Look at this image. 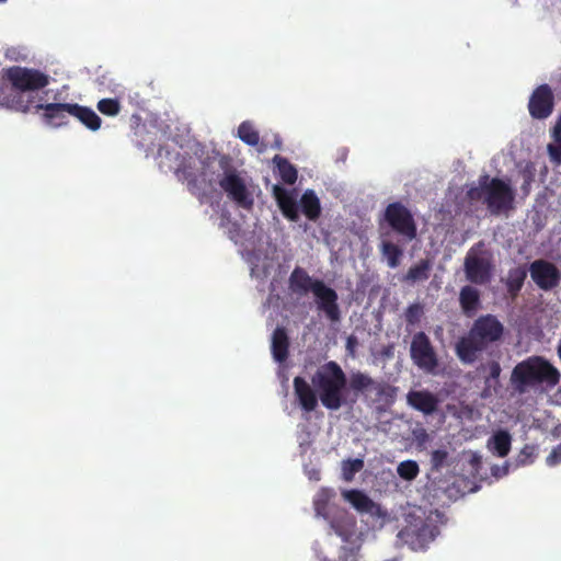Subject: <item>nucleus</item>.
<instances>
[{
	"label": "nucleus",
	"mask_w": 561,
	"mask_h": 561,
	"mask_svg": "<svg viewBox=\"0 0 561 561\" xmlns=\"http://www.w3.org/2000/svg\"><path fill=\"white\" fill-rule=\"evenodd\" d=\"M503 335L504 325L494 314L480 316L473 321L468 333L457 341L455 353L462 364L471 365L482 353L489 356L497 353V345Z\"/></svg>",
	"instance_id": "nucleus-1"
},
{
	"label": "nucleus",
	"mask_w": 561,
	"mask_h": 561,
	"mask_svg": "<svg viewBox=\"0 0 561 561\" xmlns=\"http://www.w3.org/2000/svg\"><path fill=\"white\" fill-rule=\"evenodd\" d=\"M7 78L14 89L11 107L23 113H38L43 106L38 90L48 84V76L37 69L13 66L7 70Z\"/></svg>",
	"instance_id": "nucleus-2"
},
{
	"label": "nucleus",
	"mask_w": 561,
	"mask_h": 561,
	"mask_svg": "<svg viewBox=\"0 0 561 561\" xmlns=\"http://www.w3.org/2000/svg\"><path fill=\"white\" fill-rule=\"evenodd\" d=\"M515 190L510 180L481 174L477 185H471L466 196L470 203H482L491 215L507 214L514 209Z\"/></svg>",
	"instance_id": "nucleus-3"
},
{
	"label": "nucleus",
	"mask_w": 561,
	"mask_h": 561,
	"mask_svg": "<svg viewBox=\"0 0 561 561\" xmlns=\"http://www.w3.org/2000/svg\"><path fill=\"white\" fill-rule=\"evenodd\" d=\"M560 378V371L548 359L542 356H530L513 368L511 385L517 393L523 394L542 386L552 389L559 383Z\"/></svg>",
	"instance_id": "nucleus-4"
},
{
	"label": "nucleus",
	"mask_w": 561,
	"mask_h": 561,
	"mask_svg": "<svg viewBox=\"0 0 561 561\" xmlns=\"http://www.w3.org/2000/svg\"><path fill=\"white\" fill-rule=\"evenodd\" d=\"M311 383L325 409L336 411L345 403L347 377L336 362L320 366L312 375Z\"/></svg>",
	"instance_id": "nucleus-5"
},
{
	"label": "nucleus",
	"mask_w": 561,
	"mask_h": 561,
	"mask_svg": "<svg viewBox=\"0 0 561 561\" xmlns=\"http://www.w3.org/2000/svg\"><path fill=\"white\" fill-rule=\"evenodd\" d=\"M273 196L277 202V205L284 215L290 221H298L299 219V206L302 214L311 221L319 219L321 215L320 199L312 190H307L300 197L299 205L296 202L295 196L291 192L287 191L283 186L275 184L272 190Z\"/></svg>",
	"instance_id": "nucleus-6"
},
{
	"label": "nucleus",
	"mask_w": 561,
	"mask_h": 561,
	"mask_svg": "<svg viewBox=\"0 0 561 561\" xmlns=\"http://www.w3.org/2000/svg\"><path fill=\"white\" fill-rule=\"evenodd\" d=\"M218 167L222 171L221 178L218 180L219 186L227 195L240 207L250 209L253 206V198L249 193L243 179L238 174L229 154L215 152Z\"/></svg>",
	"instance_id": "nucleus-7"
},
{
	"label": "nucleus",
	"mask_w": 561,
	"mask_h": 561,
	"mask_svg": "<svg viewBox=\"0 0 561 561\" xmlns=\"http://www.w3.org/2000/svg\"><path fill=\"white\" fill-rule=\"evenodd\" d=\"M387 226L404 242H411L417 236V226L411 210L401 202L390 203L383 213Z\"/></svg>",
	"instance_id": "nucleus-8"
},
{
	"label": "nucleus",
	"mask_w": 561,
	"mask_h": 561,
	"mask_svg": "<svg viewBox=\"0 0 561 561\" xmlns=\"http://www.w3.org/2000/svg\"><path fill=\"white\" fill-rule=\"evenodd\" d=\"M437 526L425 519L416 518L403 527L398 538L413 551H423L438 535Z\"/></svg>",
	"instance_id": "nucleus-9"
},
{
	"label": "nucleus",
	"mask_w": 561,
	"mask_h": 561,
	"mask_svg": "<svg viewBox=\"0 0 561 561\" xmlns=\"http://www.w3.org/2000/svg\"><path fill=\"white\" fill-rule=\"evenodd\" d=\"M410 356L413 364L426 373H434L438 366L435 348L430 337L422 331L412 336Z\"/></svg>",
	"instance_id": "nucleus-10"
},
{
	"label": "nucleus",
	"mask_w": 561,
	"mask_h": 561,
	"mask_svg": "<svg viewBox=\"0 0 561 561\" xmlns=\"http://www.w3.org/2000/svg\"><path fill=\"white\" fill-rule=\"evenodd\" d=\"M528 271L533 282L543 291H550L561 283V272L550 261L543 259L535 260L529 264Z\"/></svg>",
	"instance_id": "nucleus-11"
},
{
	"label": "nucleus",
	"mask_w": 561,
	"mask_h": 561,
	"mask_svg": "<svg viewBox=\"0 0 561 561\" xmlns=\"http://www.w3.org/2000/svg\"><path fill=\"white\" fill-rule=\"evenodd\" d=\"M554 108V95L549 84L538 85L531 93L528 101L529 115L534 119L548 118Z\"/></svg>",
	"instance_id": "nucleus-12"
},
{
	"label": "nucleus",
	"mask_w": 561,
	"mask_h": 561,
	"mask_svg": "<svg viewBox=\"0 0 561 561\" xmlns=\"http://www.w3.org/2000/svg\"><path fill=\"white\" fill-rule=\"evenodd\" d=\"M312 294L316 297L318 310L322 311L331 322H340L341 310L337 302V293L333 288L327 286L323 282H317Z\"/></svg>",
	"instance_id": "nucleus-13"
},
{
	"label": "nucleus",
	"mask_w": 561,
	"mask_h": 561,
	"mask_svg": "<svg viewBox=\"0 0 561 561\" xmlns=\"http://www.w3.org/2000/svg\"><path fill=\"white\" fill-rule=\"evenodd\" d=\"M492 264L489 260L478 255L467 254L465 259V273L467 279L476 285H484L490 282Z\"/></svg>",
	"instance_id": "nucleus-14"
},
{
	"label": "nucleus",
	"mask_w": 561,
	"mask_h": 561,
	"mask_svg": "<svg viewBox=\"0 0 561 561\" xmlns=\"http://www.w3.org/2000/svg\"><path fill=\"white\" fill-rule=\"evenodd\" d=\"M294 392L302 411L310 413L318 407L319 396L314 387L309 385L305 378H294Z\"/></svg>",
	"instance_id": "nucleus-15"
},
{
	"label": "nucleus",
	"mask_w": 561,
	"mask_h": 561,
	"mask_svg": "<svg viewBox=\"0 0 561 561\" xmlns=\"http://www.w3.org/2000/svg\"><path fill=\"white\" fill-rule=\"evenodd\" d=\"M407 401L410 407L426 415L433 414L439 402L435 394L426 390H411L407 396Z\"/></svg>",
	"instance_id": "nucleus-16"
},
{
	"label": "nucleus",
	"mask_w": 561,
	"mask_h": 561,
	"mask_svg": "<svg viewBox=\"0 0 561 561\" xmlns=\"http://www.w3.org/2000/svg\"><path fill=\"white\" fill-rule=\"evenodd\" d=\"M317 282L320 279H313L306 270L300 266H296L288 279L289 289L299 296H305L309 291L313 293Z\"/></svg>",
	"instance_id": "nucleus-17"
},
{
	"label": "nucleus",
	"mask_w": 561,
	"mask_h": 561,
	"mask_svg": "<svg viewBox=\"0 0 561 561\" xmlns=\"http://www.w3.org/2000/svg\"><path fill=\"white\" fill-rule=\"evenodd\" d=\"M43 111L45 124L51 127H59L66 124L67 114H70V103H44L39 108Z\"/></svg>",
	"instance_id": "nucleus-18"
},
{
	"label": "nucleus",
	"mask_w": 561,
	"mask_h": 561,
	"mask_svg": "<svg viewBox=\"0 0 561 561\" xmlns=\"http://www.w3.org/2000/svg\"><path fill=\"white\" fill-rule=\"evenodd\" d=\"M330 526L343 541L348 542L355 535L356 520L347 512L343 511L330 519Z\"/></svg>",
	"instance_id": "nucleus-19"
},
{
	"label": "nucleus",
	"mask_w": 561,
	"mask_h": 561,
	"mask_svg": "<svg viewBox=\"0 0 561 561\" xmlns=\"http://www.w3.org/2000/svg\"><path fill=\"white\" fill-rule=\"evenodd\" d=\"M528 272L526 265H518L508 270L504 283L511 298L515 299L519 295Z\"/></svg>",
	"instance_id": "nucleus-20"
},
{
	"label": "nucleus",
	"mask_w": 561,
	"mask_h": 561,
	"mask_svg": "<svg viewBox=\"0 0 561 561\" xmlns=\"http://www.w3.org/2000/svg\"><path fill=\"white\" fill-rule=\"evenodd\" d=\"M433 264L430 259H422L410 266L402 280L409 285L425 282L430 278Z\"/></svg>",
	"instance_id": "nucleus-21"
},
{
	"label": "nucleus",
	"mask_w": 561,
	"mask_h": 561,
	"mask_svg": "<svg viewBox=\"0 0 561 561\" xmlns=\"http://www.w3.org/2000/svg\"><path fill=\"white\" fill-rule=\"evenodd\" d=\"M272 354L276 362L283 363L288 357L289 339L284 328H276L272 335Z\"/></svg>",
	"instance_id": "nucleus-22"
},
{
	"label": "nucleus",
	"mask_w": 561,
	"mask_h": 561,
	"mask_svg": "<svg viewBox=\"0 0 561 561\" xmlns=\"http://www.w3.org/2000/svg\"><path fill=\"white\" fill-rule=\"evenodd\" d=\"M459 304L467 317H472L480 306V293L472 286H463L459 293Z\"/></svg>",
	"instance_id": "nucleus-23"
},
{
	"label": "nucleus",
	"mask_w": 561,
	"mask_h": 561,
	"mask_svg": "<svg viewBox=\"0 0 561 561\" xmlns=\"http://www.w3.org/2000/svg\"><path fill=\"white\" fill-rule=\"evenodd\" d=\"M72 116L90 130H98L101 127L102 119L90 107L72 103Z\"/></svg>",
	"instance_id": "nucleus-24"
},
{
	"label": "nucleus",
	"mask_w": 561,
	"mask_h": 561,
	"mask_svg": "<svg viewBox=\"0 0 561 561\" xmlns=\"http://www.w3.org/2000/svg\"><path fill=\"white\" fill-rule=\"evenodd\" d=\"M343 497L360 513H370L374 508L373 500L360 490H346L343 492Z\"/></svg>",
	"instance_id": "nucleus-25"
},
{
	"label": "nucleus",
	"mask_w": 561,
	"mask_h": 561,
	"mask_svg": "<svg viewBox=\"0 0 561 561\" xmlns=\"http://www.w3.org/2000/svg\"><path fill=\"white\" fill-rule=\"evenodd\" d=\"M278 175L285 184L293 185L297 181L298 172L294 164L287 158L276 154L273 158Z\"/></svg>",
	"instance_id": "nucleus-26"
},
{
	"label": "nucleus",
	"mask_w": 561,
	"mask_h": 561,
	"mask_svg": "<svg viewBox=\"0 0 561 561\" xmlns=\"http://www.w3.org/2000/svg\"><path fill=\"white\" fill-rule=\"evenodd\" d=\"M371 392H374L375 394V402L392 404L397 398L398 388L385 381L375 380V385L373 386Z\"/></svg>",
	"instance_id": "nucleus-27"
},
{
	"label": "nucleus",
	"mask_w": 561,
	"mask_h": 561,
	"mask_svg": "<svg viewBox=\"0 0 561 561\" xmlns=\"http://www.w3.org/2000/svg\"><path fill=\"white\" fill-rule=\"evenodd\" d=\"M478 371L483 375L485 385L488 387H496L499 385L500 375L502 371L499 360L491 359L481 364Z\"/></svg>",
	"instance_id": "nucleus-28"
},
{
	"label": "nucleus",
	"mask_w": 561,
	"mask_h": 561,
	"mask_svg": "<svg viewBox=\"0 0 561 561\" xmlns=\"http://www.w3.org/2000/svg\"><path fill=\"white\" fill-rule=\"evenodd\" d=\"M175 174L180 181H186L187 190L191 194L202 197L204 193L201 192L198 186L197 175L193 172V170L187 165H182L176 169Z\"/></svg>",
	"instance_id": "nucleus-29"
},
{
	"label": "nucleus",
	"mask_w": 561,
	"mask_h": 561,
	"mask_svg": "<svg viewBox=\"0 0 561 561\" xmlns=\"http://www.w3.org/2000/svg\"><path fill=\"white\" fill-rule=\"evenodd\" d=\"M380 250L382 256L386 257L389 267L396 268L400 265L403 250L398 244L391 241H382Z\"/></svg>",
	"instance_id": "nucleus-30"
},
{
	"label": "nucleus",
	"mask_w": 561,
	"mask_h": 561,
	"mask_svg": "<svg viewBox=\"0 0 561 561\" xmlns=\"http://www.w3.org/2000/svg\"><path fill=\"white\" fill-rule=\"evenodd\" d=\"M374 385L375 380L367 374L357 371L351 376L350 386L351 389L355 392L368 394L371 392Z\"/></svg>",
	"instance_id": "nucleus-31"
},
{
	"label": "nucleus",
	"mask_w": 561,
	"mask_h": 561,
	"mask_svg": "<svg viewBox=\"0 0 561 561\" xmlns=\"http://www.w3.org/2000/svg\"><path fill=\"white\" fill-rule=\"evenodd\" d=\"M512 438L506 431H500L492 437V450L501 458L506 457L511 450Z\"/></svg>",
	"instance_id": "nucleus-32"
},
{
	"label": "nucleus",
	"mask_w": 561,
	"mask_h": 561,
	"mask_svg": "<svg viewBox=\"0 0 561 561\" xmlns=\"http://www.w3.org/2000/svg\"><path fill=\"white\" fill-rule=\"evenodd\" d=\"M333 495V492L329 489H321L317 493L313 500V507L318 516H322L325 519L329 518L328 507Z\"/></svg>",
	"instance_id": "nucleus-33"
},
{
	"label": "nucleus",
	"mask_w": 561,
	"mask_h": 561,
	"mask_svg": "<svg viewBox=\"0 0 561 561\" xmlns=\"http://www.w3.org/2000/svg\"><path fill=\"white\" fill-rule=\"evenodd\" d=\"M238 137L249 146H256L260 141L259 131L250 122H242L239 125Z\"/></svg>",
	"instance_id": "nucleus-34"
},
{
	"label": "nucleus",
	"mask_w": 561,
	"mask_h": 561,
	"mask_svg": "<svg viewBox=\"0 0 561 561\" xmlns=\"http://www.w3.org/2000/svg\"><path fill=\"white\" fill-rule=\"evenodd\" d=\"M519 174L523 178V183L520 185V191L524 196H528L531 191V185L535 182L536 178V168L533 162H527L525 167L519 171Z\"/></svg>",
	"instance_id": "nucleus-35"
},
{
	"label": "nucleus",
	"mask_w": 561,
	"mask_h": 561,
	"mask_svg": "<svg viewBox=\"0 0 561 561\" xmlns=\"http://www.w3.org/2000/svg\"><path fill=\"white\" fill-rule=\"evenodd\" d=\"M364 467V461L359 458L347 459L342 462V478L346 482H351L355 474Z\"/></svg>",
	"instance_id": "nucleus-36"
},
{
	"label": "nucleus",
	"mask_w": 561,
	"mask_h": 561,
	"mask_svg": "<svg viewBox=\"0 0 561 561\" xmlns=\"http://www.w3.org/2000/svg\"><path fill=\"white\" fill-rule=\"evenodd\" d=\"M397 472L401 479L412 481L417 477L420 468L416 461L404 460L398 465Z\"/></svg>",
	"instance_id": "nucleus-37"
},
{
	"label": "nucleus",
	"mask_w": 561,
	"mask_h": 561,
	"mask_svg": "<svg viewBox=\"0 0 561 561\" xmlns=\"http://www.w3.org/2000/svg\"><path fill=\"white\" fill-rule=\"evenodd\" d=\"M96 108L105 116H116L119 114L122 105L118 99H102L98 102Z\"/></svg>",
	"instance_id": "nucleus-38"
},
{
	"label": "nucleus",
	"mask_w": 561,
	"mask_h": 561,
	"mask_svg": "<svg viewBox=\"0 0 561 561\" xmlns=\"http://www.w3.org/2000/svg\"><path fill=\"white\" fill-rule=\"evenodd\" d=\"M424 314V307L420 302L410 305L404 311V319L409 325H415Z\"/></svg>",
	"instance_id": "nucleus-39"
},
{
	"label": "nucleus",
	"mask_w": 561,
	"mask_h": 561,
	"mask_svg": "<svg viewBox=\"0 0 561 561\" xmlns=\"http://www.w3.org/2000/svg\"><path fill=\"white\" fill-rule=\"evenodd\" d=\"M449 454L446 449H435L431 454V465L433 470H440L447 465Z\"/></svg>",
	"instance_id": "nucleus-40"
},
{
	"label": "nucleus",
	"mask_w": 561,
	"mask_h": 561,
	"mask_svg": "<svg viewBox=\"0 0 561 561\" xmlns=\"http://www.w3.org/2000/svg\"><path fill=\"white\" fill-rule=\"evenodd\" d=\"M360 547H341L339 551V557L336 561H358ZM323 561H332L330 559H324Z\"/></svg>",
	"instance_id": "nucleus-41"
},
{
	"label": "nucleus",
	"mask_w": 561,
	"mask_h": 561,
	"mask_svg": "<svg viewBox=\"0 0 561 561\" xmlns=\"http://www.w3.org/2000/svg\"><path fill=\"white\" fill-rule=\"evenodd\" d=\"M552 144H548L547 152L550 159V162L554 165L561 164V141L559 139H552Z\"/></svg>",
	"instance_id": "nucleus-42"
},
{
	"label": "nucleus",
	"mask_w": 561,
	"mask_h": 561,
	"mask_svg": "<svg viewBox=\"0 0 561 561\" xmlns=\"http://www.w3.org/2000/svg\"><path fill=\"white\" fill-rule=\"evenodd\" d=\"M561 462V444L552 449L550 455L547 457V463L554 466Z\"/></svg>",
	"instance_id": "nucleus-43"
},
{
	"label": "nucleus",
	"mask_w": 561,
	"mask_h": 561,
	"mask_svg": "<svg viewBox=\"0 0 561 561\" xmlns=\"http://www.w3.org/2000/svg\"><path fill=\"white\" fill-rule=\"evenodd\" d=\"M358 345V340L355 335H350L346 340V351L350 355L354 356L356 347Z\"/></svg>",
	"instance_id": "nucleus-44"
},
{
	"label": "nucleus",
	"mask_w": 561,
	"mask_h": 561,
	"mask_svg": "<svg viewBox=\"0 0 561 561\" xmlns=\"http://www.w3.org/2000/svg\"><path fill=\"white\" fill-rule=\"evenodd\" d=\"M210 160H211V157H207V159H205L203 161V172L202 173L204 176H207V174H208V168H209Z\"/></svg>",
	"instance_id": "nucleus-45"
},
{
	"label": "nucleus",
	"mask_w": 561,
	"mask_h": 561,
	"mask_svg": "<svg viewBox=\"0 0 561 561\" xmlns=\"http://www.w3.org/2000/svg\"><path fill=\"white\" fill-rule=\"evenodd\" d=\"M392 348H393V347H392L391 345H389V346H387V347H385V348L382 350L381 354H382L383 356H386V357H391V356H392Z\"/></svg>",
	"instance_id": "nucleus-46"
},
{
	"label": "nucleus",
	"mask_w": 561,
	"mask_h": 561,
	"mask_svg": "<svg viewBox=\"0 0 561 561\" xmlns=\"http://www.w3.org/2000/svg\"><path fill=\"white\" fill-rule=\"evenodd\" d=\"M558 355H559V357L561 359V342L558 345Z\"/></svg>",
	"instance_id": "nucleus-47"
},
{
	"label": "nucleus",
	"mask_w": 561,
	"mask_h": 561,
	"mask_svg": "<svg viewBox=\"0 0 561 561\" xmlns=\"http://www.w3.org/2000/svg\"><path fill=\"white\" fill-rule=\"evenodd\" d=\"M325 558H323L321 561H323Z\"/></svg>",
	"instance_id": "nucleus-48"
}]
</instances>
